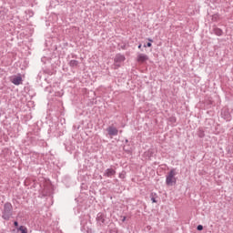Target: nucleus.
Listing matches in <instances>:
<instances>
[{"label":"nucleus","mask_w":233,"mask_h":233,"mask_svg":"<svg viewBox=\"0 0 233 233\" xmlns=\"http://www.w3.org/2000/svg\"><path fill=\"white\" fill-rule=\"evenodd\" d=\"M177 173L176 172V168H172L166 176V185L167 187H174L176 185L177 179L176 178Z\"/></svg>","instance_id":"1"},{"label":"nucleus","mask_w":233,"mask_h":233,"mask_svg":"<svg viewBox=\"0 0 233 233\" xmlns=\"http://www.w3.org/2000/svg\"><path fill=\"white\" fill-rule=\"evenodd\" d=\"M13 207L11 203H5L4 205V210L2 213V218L3 219H5V221H8L11 218H12V210H13Z\"/></svg>","instance_id":"2"},{"label":"nucleus","mask_w":233,"mask_h":233,"mask_svg":"<svg viewBox=\"0 0 233 233\" xmlns=\"http://www.w3.org/2000/svg\"><path fill=\"white\" fill-rule=\"evenodd\" d=\"M106 132L110 137H114V136H117L119 134V130H117V127L114 126H110L106 128Z\"/></svg>","instance_id":"3"},{"label":"nucleus","mask_w":233,"mask_h":233,"mask_svg":"<svg viewBox=\"0 0 233 233\" xmlns=\"http://www.w3.org/2000/svg\"><path fill=\"white\" fill-rule=\"evenodd\" d=\"M11 83H13V85L19 86L23 83V77H21V75L12 76Z\"/></svg>","instance_id":"4"},{"label":"nucleus","mask_w":233,"mask_h":233,"mask_svg":"<svg viewBox=\"0 0 233 233\" xmlns=\"http://www.w3.org/2000/svg\"><path fill=\"white\" fill-rule=\"evenodd\" d=\"M137 63H145L146 61H148V56L145 55V54H138L137 57Z\"/></svg>","instance_id":"5"},{"label":"nucleus","mask_w":233,"mask_h":233,"mask_svg":"<svg viewBox=\"0 0 233 233\" xmlns=\"http://www.w3.org/2000/svg\"><path fill=\"white\" fill-rule=\"evenodd\" d=\"M104 176H105L106 177H112L113 176H116V171H115V169L107 168V169L104 172Z\"/></svg>","instance_id":"6"},{"label":"nucleus","mask_w":233,"mask_h":233,"mask_svg":"<svg viewBox=\"0 0 233 233\" xmlns=\"http://www.w3.org/2000/svg\"><path fill=\"white\" fill-rule=\"evenodd\" d=\"M123 61H125V56L118 54L115 56L116 66H119L117 63H123Z\"/></svg>","instance_id":"7"},{"label":"nucleus","mask_w":233,"mask_h":233,"mask_svg":"<svg viewBox=\"0 0 233 233\" xmlns=\"http://www.w3.org/2000/svg\"><path fill=\"white\" fill-rule=\"evenodd\" d=\"M96 221L99 223V225H103L105 223V216L103 213H98L96 216Z\"/></svg>","instance_id":"8"},{"label":"nucleus","mask_w":233,"mask_h":233,"mask_svg":"<svg viewBox=\"0 0 233 233\" xmlns=\"http://www.w3.org/2000/svg\"><path fill=\"white\" fill-rule=\"evenodd\" d=\"M213 32L215 35H218V36L223 35V30H221V28L219 27H215L213 29Z\"/></svg>","instance_id":"9"},{"label":"nucleus","mask_w":233,"mask_h":233,"mask_svg":"<svg viewBox=\"0 0 233 233\" xmlns=\"http://www.w3.org/2000/svg\"><path fill=\"white\" fill-rule=\"evenodd\" d=\"M79 65V61L77 60H71L69 62V66H71L72 68H76V66H78Z\"/></svg>","instance_id":"10"},{"label":"nucleus","mask_w":233,"mask_h":233,"mask_svg":"<svg viewBox=\"0 0 233 233\" xmlns=\"http://www.w3.org/2000/svg\"><path fill=\"white\" fill-rule=\"evenodd\" d=\"M17 230L18 232H21V233H28V228H26L24 226H20Z\"/></svg>","instance_id":"11"},{"label":"nucleus","mask_w":233,"mask_h":233,"mask_svg":"<svg viewBox=\"0 0 233 233\" xmlns=\"http://www.w3.org/2000/svg\"><path fill=\"white\" fill-rule=\"evenodd\" d=\"M198 137H205V131L202 128H199L198 132Z\"/></svg>","instance_id":"12"},{"label":"nucleus","mask_w":233,"mask_h":233,"mask_svg":"<svg viewBox=\"0 0 233 233\" xmlns=\"http://www.w3.org/2000/svg\"><path fill=\"white\" fill-rule=\"evenodd\" d=\"M156 193H151V201L152 203H157V200H156Z\"/></svg>","instance_id":"13"},{"label":"nucleus","mask_w":233,"mask_h":233,"mask_svg":"<svg viewBox=\"0 0 233 233\" xmlns=\"http://www.w3.org/2000/svg\"><path fill=\"white\" fill-rule=\"evenodd\" d=\"M225 119H227L228 121H230V114H227L225 116Z\"/></svg>","instance_id":"14"},{"label":"nucleus","mask_w":233,"mask_h":233,"mask_svg":"<svg viewBox=\"0 0 233 233\" xmlns=\"http://www.w3.org/2000/svg\"><path fill=\"white\" fill-rule=\"evenodd\" d=\"M145 46V48H147V46L148 47V48H150V46H152V43H147L146 46Z\"/></svg>","instance_id":"15"},{"label":"nucleus","mask_w":233,"mask_h":233,"mask_svg":"<svg viewBox=\"0 0 233 233\" xmlns=\"http://www.w3.org/2000/svg\"><path fill=\"white\" fill-rule=\"evenodd\" d=\"M197 229H198V230H203V226L198 225V226L197 227Z\"/></svg>","instance_id":"16"},{"label":"nucleus","mask_w":233,"mask_h":233,"mask_svg":"<svg viewBox=\"0 0 233 233\" xmlns=\"http://www.w3.org/2000/svg\"><path fill=\"white\" fill-rule=\"evenodd\" d=\"M15 227H19V223L17 221L14 222Z\"/></svg>","instance_id":"17"},{"label":"nucleus","mask_w":233,"mask_h":233,"mask_svg":"<svg viewBox=\"0 0 233 233\" xmlns=\"http://www.w3.org/2000/svg\"><path fill=\"white\" fill-rule=\"evenodd\" d=\"M122 221L125 223V221H127V217H123Z\"/></svg>","instance_id":"18"},{"label":"nucleus","mask_w":233,"mask_h":233,"mask_svg":"<svg viewBox=\"0 0 233 233\" xmlns=\"http://www.w3.org/2000/svg\"><path fill=\"white\" fill-rule=\"evenodd\" d=\"M148 41H149L150 43H152V39L148 38Z\"/></svg>","instance_id":"19"},{"label":"nucleus","mask_w":233,"mask_h":233,"mask_svg":"<svg viewBox=\"0 0 233 233\" xmlns=\"http://www.w3.org/2000/svg\"><path fill=\"white\" fill-rule=\"evenodd\" d=\"M138 48H141V45L138 46Z\"/></svg>","instance_id":"20"},{"label":"nucleus","mask_w":233,"mask_h":233,"mask_svg":"<svg viewBox=\"0 0 233 233\" xmlns=\"http://www.w3.org/2000/svg\"><path fill=\"white\" fill-rule=\"evenodd\" d=\"M81 225H83V222H81Z\"/></svg>","instance_id":"21"}]
</instances>
